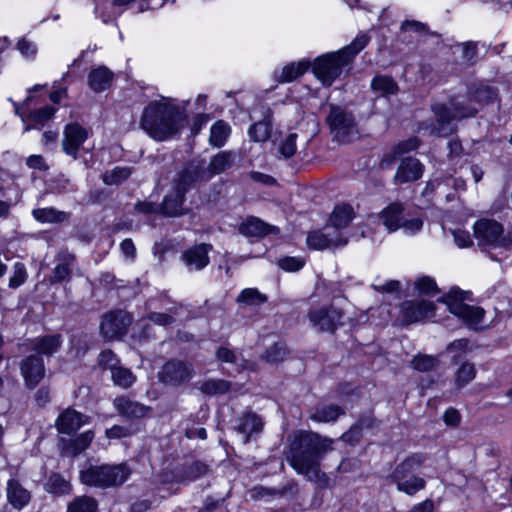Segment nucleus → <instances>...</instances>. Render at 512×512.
<instances>
[{
	"mask_svg": "<svg viewBox=\"0 0 512 512\" xmlns=\"http://www.w3.org/2000/svg\"><path fill=\"white\" fill-rule=\"evenodd\" d=\"M332 449V440L313 432L300 431L293 436L287 462L308 481L320 488L330 487V478L320 469L323 456Z\"/></svg>",
	"mask_w": 512,
	"mask_h": 512,
	"instance_id": "f257e3e1",
	"label": "nucleus"
},
{
	"mask_svg": "<svg viewBox=\"0 0 512 512\" xmlns=\"http://www.w3.org/2000/svg\"><path fill=\"white\" fill-rule=\"evenodd\" d=\"M185 114L172 103L162 98L145 107L140 125L152 138L163 141L177 134L184 126Z\"/></svg>",
	"mask_w": 512,
	"mask_h": 512,
	"instance_id": "f03ea898",
	"label": "nucleus"
},
{
	"mask_svg": "<svg viewBox=\"0 0 512 512\" xmlns=\"http://www.w3.org/2000/svg\"><path fill=\"white\" fill-rule=\"evenodd\" d=\"M369 39L366 34H361L340 51L319 57L313 65L314 75L323 85L330 86L341 75L343 68L368 44Z\"/></svg>",
	"mask_w": 512,
	"mask_h": 512,
	"instance_id": "7ed1b4c3",
	"label": "nucleus"
},
{
	"mask_svg": "<svg viewBox=\"0 0 512 512\" xmlns=\"http://www.w3.org/2000/svg\"><path fill=\"white\" fill-rule=\"evenodd\" d=\"M432 110L436 121L431 125L430 133L436 136H448L455 131L453 121L473 117L478 113L479 108L473 104L470 97L468 99L455 97L447 104L433 105Z\"/></svg>",
	"mask_w": 512,
	"mask_h": 512,
	"instance_id": "20e7f679",
	"label": "nucleus"
},
{
	"mask_svg": "<svg viewBox=\"0 0 512 512\" xmlns=\"http://www.w3.org/2000/svg\"><path fill=\"white\" fill-rule=\"evenodd\" d=\"M131 473L126 463L89 465L80 471V481L90 487L106 489L121 486Z\"/></svg>",
	"mask_w": 512,
	"mask_h": 512,
	"instance_id": "39448f33",
	"label": "nucleus"
},
{
	"mask_svg": "<svg viewBox=\"0 0 512 512\" xmlns=\"http://www.w3.org/2000/svg\"><path fill=\"white\" fill-rule=\"evenodd\" d=\"M201 178L198 167L192 166L179 172L173 180L172 191L164 198L162 211L167 216H179L184 213L186 192Z\"/></svg>",
	"mask_w": 512,
	"mask_h": 512,
	"instance_id": "423d86ee",
	"label": "nucleus"
},
{
	"mask_svg": "<svg viewBox=\"0 0 512 512\" xmlns=\"http://www.w3.org/2000/svg\"><path fill=\"white\" fill-rule=\"evenodd\" d=\"M473 229L480 246L505 248L512 244V229L504 232L503 226L495 220L480 219Z\"/></svg>",
	"mask_w": 512,
	"mask_h": 512,
	"instance_id": "0eeeda50",
	"label": "nucleus"
},
{
	"mask_svg": "<svg viewBox=\"0 0 512 512\" xmlns=\"http://www.w3.org/2000/svg\"><path fill=\"white\" fill-rule=\"evenodd\" d=\"M466 296L467 292L459 288H452L447 295L443 297V302L446 303L452 314L462 319L467 325L476 327L482 322L485 311L480 307L464 303Z\"/></svg>",
	"mask_w": 512,
	"mask_h": 512,
	"instance_id": "6e6552de",
	"label": "nucleus"
},
{
	"mask_svg": "<svg viewBox=\"0 0 512 512\" xmlns=\"http://www.w3.org/2000/svg\"><path fill=\"white\" fill-rule=\"evenodd\" d=\"M333 139L345 144L358 137V129L353 115L345 109L332 105L327 116Z\"/></svg>",
	"mask_w": 512,
	"mask_h": 512,
	"instance_id": "1a4fd4ad",
	"label": "nucleus"
},
{
	"mask_svg": "<svg viewBox=\"0 0 512 512\" xmlns=\"http://www.w3.org/2000/svg\"><path fill=\"white\" fill-rule=\"evenodd\" d=\"M193 365L186 361L169 360L158 373L159 381L167 386L179 387L192 379Z\"/></svg>",
	"mask_w": 512,
	"mask_h": 512,
	"instance_id": "9d476101",
	"label": "nucleus"
},
{
	"mask_svg": "<svg viewBox=\"0 0 512 512\" xmlns=\"http://www.w3.org/2000/svg\"><path fill=\"white\" fill-rule=\"evenodd\" d=\"M435 314V305L427 300H407L400 305L399 321L409 325L426 319Z\"/></svg>",
	"mask_w": 512,
	"mask_h": 512,
	"instance_id": "9b49d317",
	"label": "nucleus"
},
{
	"mask_svg": "<svg viewBox=\"0 0 512 512\" xmlns=\"http://www.w3.org/2000/svg\"><path fill=\"white\" fill-rule=\"evenodd\" d=\"M342 317V311L332 305L313 308L308 314V318L315 328L327 332H334L342 324Z\"/></svg>",
	"mask_w": 512,
	"mask_h": 512,
	"instance_id": "f8f14e48",
	"label": "nucleus"
},
{
	"mask_svg": "<svg viewBox=\"0 0 512 512\" xmlns=\"http://www.w3.org/2000/svg\"><path fill=\"white\" fill-rule=\"evenodd\" d=\"M130 323L129 315L123 311L107 313L100 324L101 335L107 340L117 339L126 333Z\"/></svg>",
	"mask_w": 512,
	"mask_h": 512,
	"instance_id": "ddd939ff",
	"label": "nucleus"
},
{
	"mask_svg": "<svg viewBox=\"0 0 512 512\" xmlns=\"http://www.w3.org/2000/svg\"><path fill=\"white\" fill-rule=\"evenodd\" d=\"M88 138V131L78 123H70L65 126L63 131L62 148L63 151L77 159L78 152L82 144Z\"/></svg>",
	"mask_w": 512,
	"mask_h": 512,
	"instance_id": "4468645a",
	"label": "nucleus"
},
{
	"mask_svg": "<svg viewBox=\"0 0 512 512\" xmlns=\"http://www.w3.org/2000/svg\"><path fill=\"white\" fill-rule=\"evenodd\" d=\"M21 375L25 385L33 389L45 376L43 359L39 355H30L24 358L20 364Z\"/></svg>",
	"mask_w": 512,
	"mask_h": 512,
	"instance_id": "2eb2a0df",
	"label": "nucleus"
},
{
	"mask_svg": "<svg viewBox=\"0 0 512 512\" xmlns=\"http://www.w3.org/2000/svg\"><path fill=\"white\" fill-rule=\"evenodd\" d=\"M76 266V256L69 251H60L55 257V267L49 276L51 284L69 281Z\"/></svg>",
	"mask_w": 512,
	"mask_h": 512,
	"instance_id": "dca6fc26",
	"label": "nucleus"
},
{
	"mask_svg": "<svg viewBox=\"0 0 512 512\" xmlns=\"http://www.w3.org/2000/svg\"><path fill=\"white\" fill-rule=\"evenodd\" d=\"M5 490L7 502L18 511L28 506L32 499L31 491L16 478L8 479Z\"/></svg>",
	"mask_w": 512,
	"mask_h": 512,
	"instance_id": "f3484780",
	"label": "nucleus"
},
{
	"mask_svg": "<svg viewBox=\"0 0 512 512\" xmlns=\"http://www.w3.org/2000/svg\"><path fill=\"white\" fill-rule=\"evenodd\" d=\"M88 421V416L72 408H67L58 416L55 425L60 433L71 434L87 424Z\"/></svg>",
	"mask_w": 512,
	"mask_h": 512,
	"instance_id": "a211bd4d",
	"label": "nucleus"
},
{
	"mask_svg": "<svg viewBox=\"0 0 512 512\" xmlns=\"http://www.w3.org/2000/svg\"><path fill=\"white\" fill-rule=\"evenodd\" d=\"M423 171L424 167L418 159L407 157L401 161L394 176V181L396 184L416 181L422 177Z\"/></svg>",
	"mask_w": 512,
	"mask_h": 512,
	"instance_id": "6ab92c4d",
	"label": "nucleus"
},
{
	"mask_svg": "<svg viewBox=\"0 0 512 512\" xmlns=\"http://www.w3.org/2000/svg\"><path fill=\"white\" fill-rule=\"evenodd\" d=\"M307 244L312 249L324 250L344 246L347 244V239L336 231L333 234L314 231L307 236Z\"/></svg>",
	"mask_w": 512,
	"mask_h": 512,
	"instance_id": "aec40b11",
	"label": "nucleus"
},
{
	"mask_svg": "<svg viewBox=\"0 0 512 512\" xmlns=\"http://www.w3.org/2000/svg\"><path fill=\"white\" fill-rule=\"evenodd\" d=\"M212 248V245L205 243L195 245L183 253V260L191 269L202 270L209 264L208 253Z\"/></svg>",
	"mask_w": 512,
	"mask_h": 512,
	"instance_id": "412c9836",
	"label": "nucleus"
},
{
	"mask_svg": "<svg viewBox=\"0 0 512 512\" xmlns=\"http://www.w3.org/2000/svg\"><path fill=\"white\" fill-rule=\"evenodd\" d=\"M277 231L276 227L254 216L247 217L239 226L240 234L246 237H264Z\"/></svg>",
	"mask_w": 512,
	"mask_h": 512,
	"instance_id": "4be33fe9",
	"label": "nucleus"
},
{
	"mask_svg": "<svg viewBox=\"0 0 512 512\" xmlns=\"http://www.w3.org/2000/svg\"><path fill=\"white\" fill-rule=\"evenodd\" d=\"M114 406L119 414L127 418H142L147 416L151 408L127 397H117Z\"/></svg>",
	"mask_w": 512,
	"mask_h": 512,
	"instance_id": "5701e85b",
	"label": "nucleus"
},
{
	"mask_svg": "<svg viewBox=\"0 0 512 512\" xmlns=\"http://www.w3.org/2000/svg\"><path fill=\"white\" fill-rule=\"evenodd\" d=\"M235 428L238 433L243 435V444H247L253 433L261 432L263 422L256 413L246 412L238 419V424Z\"/></svg>",
	"mask_w": 512,
	"mask_h": 512,
	"instance_id": "b1692460",
	"label": "nucleus"
},
{
	"mask_svg": "<svg viewBox=\"0 0 512 512\" xmlns=\"http://www.w3.org/2000/svg\"><path fill=\"white\" fill-rule=\"evenodd\" d=\"M112 80L113 73L104 66H99L91 70V72L88 75L89 87L97 93L109 88Z\"/></svg>",
	"mask_w": 512,
	"mask_h": 512,
	"instance_id": "393cba45",
	"label": "nucleus"
},
{
	"mask_svg": "<svg viewBox=\"0 0 512 512\" xmlns=\"http://www.w3.org/2000/svg\"><path fill=\"white\" fill-rule=\"evenodd\" d=\"M61 344V335H46L35 338L32 342V349L38 354L51 356L59 350Z\"/></svg>",
	"mask_w": 512,
	"mask_h": 512,
	"instance_id": "a878e982",
	"label": "nucleus"
},
{
	"mask_svg": "<svg viewBox=\"0 0 512 512\" xmlns=\"http://www.w3.org/2000/svg\"><path fill=\"white\" fill-rule=\"evenodd\" d=\"M383 225L389 232H394L401 228L403 220V207L400 204L393 203L386 207L380 214Z\"/></svg>",
	"mask_w": 512,
	"mask_h": 512,
	"instance_id": "bb28decb",
	"label": "nucleus"
},
{
	"mask_svg": "<svg viewBox=\"0 0 512 512\" xmlns=\"http://www.w3.org/2000/svg\"><path fill=\"white\" fill-rule=\"evenodd\" d=\"M424 456L414 454L399 463L391 475V479L397 480L414 475V472L423 464Z\"/></svg>",
	"mask_w": 512,
	"mask_h": 512,
	"instance_id": "cd10ccee",
	"label": "nucleus"
},
{
	"mask_svg": "<svg viewBox=\"0 0 512 512\" xmlns=\"http://www.w3.org/2000/svg\"><path fill=\"white\" fill-rule=\"evenodd\" d=\"M94 439V432L88 430L75 439L68 440L63 445V453L67 456H77L86 450Z\"/></svg>",
	"mask_w": 512,
	"mask_h": 512,
	"instance_id": "c85d7f7f",
	"label": "nucleus"
},
{
	"mask_svg": "<svg viewBox=\"0 0 512 512\" xmlns=\"http://www.w3.org/2000/svg\"><path fill=\"white\" fill-rule=\"evenodd\" d=\"M309 66L310 64L307 61L293 62L284 66L280 72H275L274 75L279 82H291L303 75L308 70Z\"/></svg>",
	"mask_w": 512,
	"mask_h": 512,
	"instance_id": "c756f323",
	"label": "nucleus"
},
{
	"mask_svg": "<svg viewBox=\"0 0 512 512\" xmlns=\"http://www.w3.org/2000/svg\"><path fill=\"white\" fill-rule=\"evenodd\" d=\"M33 217L41 223H60L69 218V214L52 207L38 208L32 211Z\"/></svg>",
	"mask_w": 512,
	"mask_h": 512,
	"instance_id": "7c9ffc66",
	"label": "nucleus"
},
{
	"mask_svg": "<svg viewBox=\"0 0 512 512\" xmlns=\"http://www.w3.org/2000/svg\"><path fill=\"white\" fill-rule=\"evenodd\" d=\"M397 489L409 496L415 495L418 491L423 490L426 486V481L416 476L415 474L407 478H400L393 480Z\"/></svg>",
	"mask_w": 512,
	"mask_h": 512,
	"instance_id": "2f4dec72",
	"label": "nucleus"
},
{
	"mask_svg": "<svg viewBox=\"0 0 512 512\" xmlns=\"http://www.w3.org/2000/svg\"><path fill=\"white\" fill-rule=\"evenodd\" d=\"M354 217L353 207L349 204H339L335 206L330 221L336 228L346 227Z\"/></svg>",
	"mask_w": 512,
	"mask_h": 512,
	"instance_id": "473e14b6",
	"label": "nucleus"
},
{
	"mask_svg": "<svg viewBox=\"0 0 512 512\" xmlns=\"http://www.w3.org/2000/svg\"><path fill=\"white\" fill-rule=\"evenodd\" d=\"M372 90L379 96L395 94L398 90L397 83L389 76H375L371 82Z\"/></svg>",
	"mask_w": 512,
	"mask_h": 512,
	"instance_id": "72a5a7b5",
	"label": "nucleus"
},
{
	"mask_svg": "<svg viewBox=\"0 0 512 512\" xmlns=\"http://www.w3.org/2000/svg\"><path fill=\"white\" fill-rule=\"evenodd\" d=\"M267 299V296L257 288H245L237 296L236 302L245 306H260Z\"/></svg>",
	"mask_w": 512,
	"mask_h": 512,
	"instance_id": "f704fd0d",
	"label": "nucleus"
},
{
	"mask_svg": "<svg viewBox=\"0 0 512 512\" xmlns=\"http://www.w3.org/2000/svg\"><path fill=\"white\" fill-rule=\"evenodd\" d=\"M344 413L343 409L338 405H325L315 409L310 418L317 422L335 421Z\"/></svg>",
	"mask_w": 512,
	"mask_h": 512,
	"instance_id": "c9c22d12",
	"label": "nucleus"
},
{
	"mask_svg": "<svg viewBox=\"0 0 512 512\" xmlns=\"http://www.w3.org/2000/svg\"><path fill=\"white\" fill-rule=\"evenodd\" d=\"M97 510V500L87 495L74 498L67 507V512H97Z\"/></svg>",
	"mask_w": 512,
	"mask_h": 512,
	"instance_id": "e433bc0d",
	"label": "nucleus"
},
{
	"mask_svg": "<svg viewBox=\"0 0 512 512\" xmlns=\"http://www.w3.org/2000/svg\"><path fill=\"white\" fill-rule=\"evenodd\" d=\"M233 162V154L231 152L222 151L216 154L209 163V171L212 174H220L231 167Z\"/></svg>",
	"mask_w": 512,
	"mask_h": 512,
	"instance_id": "4c0bfd02",
	"label": "nucleus"
},
{
	"mask_svg": "<svg viewBox=\"0 0 512 512\" xmlns=\"http://www.w3.org/2000/svg\"><path fill=\"white\" fill-rule=\"evenodd\" d=\"M230 127L224 121H217L210 130V143L215 147H222L229 135Z\"/></svg>",
	"mask_w": 512,
	"mask_h": 512,
	"instance_id": "58836bf2",
	"label": "nucleus"
},
{
	"mask_svg": "<svg viewBox=\"0 0 512 512\" xmlns=\"http://www.w3.org/2000/svg\"><path fill=\"white\" fill-rule=\"evenodd\" d=\"M476 375L475 367L472 363L464 362L455 373V385L458 389L463 388L470 383Z\"/></svg>",
	"mask_w": 512,
	"mask_h": 512,
	"instance_id": "ea45409f",
	"label": "nucleus"
},
{
	"mask_svg": "<svg viewBox=\"0 0 512 512\" xmlns=\"http://www.w3.org/2000/svg\"><path fill=\"white\" fill-rule=\"evenodd\" d=\"M129 167H115L112 170L106 171L102 175V180L106 185H118L127 180L131 175Z\"/></svg>",
	"mask_w": 512,
	"mask_h": 512,
	"instance_id": "a19ab883",
	"label": "nucleus"
},
{
	"mask_svg": "<svg viewBox=\"0 0 512 512\" xmlns=\"http://www.w3.org/2000/svg\"><path fill=\"white\" fill-rule=\"evenodd\" d=\"M111 377L115 385L123 388L130 387L136 380L134 374L128 368L117 366L111 371Z\"/></svg>",
	"mask_w": 512,
	"mask_h": 512,
	"instance_id": "79ce46f5",
	"label": "nucleus"
},
{
	"mask_svg": "<svg viewBox=\"0 0 512 512\" xmlns=\"http://www.w3.org/2000/svg\"><path fill=\"white\" fill-rule=\"evenodd\" d=\"M209 468L208 465L200 461H194L187 465L180 477L181 481H194L201 476L207 474Z\"/></svg>",
	"mask_w": 512,
	"mask_h": 512,
	"instance_id": "37998d69",
	"label": "nucleus"
},
{
	"mask_svg": "<svg viewBox=\"0 0 512 512\" xmlns=\"http://www.w3.org/2000/svg\"><path fill=\"white\" fill-rule=\"evenodd\" d=\"M287 355V350L284 345L276 343L269 347L261 356V358L270 364H276L282 361Z\"/></svg>",
	"mask_w": 512,
	"mask_h": 512,
	"instance_id": "c03bdc74",
	"label": "nucleus"
},
{
	"mask_svg": "<svg viewBox=\"0 0 512 512\" xmlns=\"http://www.w3.org/2000/svg\"><path fill=\"white\" fill-rule=\"evenodd\" d=\"M411 365L415 370L428 372L434 370L438 366V360L430 355H420L413 358Z\"/></svg>",
	"mask_w": 512,
	"mask_h": 512,
	"instance_id": "a18cd8bd",
	"label": "nucleus"
},
{
	"mask_svg": "<svg viewBox=\"0 0 512 512\" xmlns=\"http://www.w3.org/2000/svg\"><path fill=\"white\" fill-rule=\"evenodd\" d=\"M270 132V125L266 121H259L249 129L250 137L256 142L266 141L270 137Z\"/></svg>",
	"mask_w": 512,
	"mask_h": 512,
	"instance_id": "49530a36",
	"label": "nucleus"
},
{
	"mask_svg": "<svg viewBox=\"0 0 512 512\" xmlns=\"http://www.w3.org/2000/svg\"><path fill=\"white\" fill-rule=\"evenodd\" d=\"M230 388L225 380H208L201 385V391L208 395L224 394Z\"/></svg>",
	"mask_w": 512,
	"mask_h": 512,
	"instance_id": "de8ad7c7",
	"label": "nucleus"
},
{
	"mask_svg": "<svg viewBox=\"0 0 512 512\" xmlns=\"http://www.w3.org/2000/svg\"><path fill=\"white\" fill-rule=\"evenodd\" d=\"M55 113V109L50 106H44L30 113L29 120L35 125H44Z\"/></svg>",
	"mask_w": 512,
	"mask_h": 512,
	"instance_id": "09e8293b",
	"label": "nucleus"
},
{
	"mask_svg": "<svg viewBox=\"0 0 512 512\" xmlns=\"http://www.w3.org/2000/svg\"><path fill=\"white\" fill-rule=\"evenodd\" d=\"M298 135L296 133H290L287 137H285L280 145H279V153L282 157L288 159L292 157L296 150V139Z\"/></svg>",
	"mask_w": 512,
	"mask_h": 512,
	"instance_id": "8fccbe9b",
	"label": "nucleus"
},
{
	"mask_svg": "<svg viewBox=\"0 0 512 512\" xmlns=\"http://www.w3.org/2000/svg\"><path fill=\"white\" fill-rule=\"evenodd\" d=\"M27 278L26 267L21 262H16L13 266V274L9 278V287L16 289L21 286Z\"/></svg>",
	"mask_w": 512,
	"mask_h": 512,
	"instance_id": "3c124183",
	"label": "nucleus"
},
{
	"mask_svg": "<svg viewBox=\"0 0 512 512\" xmlns=\"http://www.w3.org/2000/svg\"><path fill=\"white\" fill-rule=\"evenodd\" d=\"M415 287L420 293L432 296L435 295L438 290L434 279L428 276L419 278L415 283Z\"/></svg>",
	"mask_w": 512,
	"mask_h": 512,
	"instance_id": "603ef678",
	"label": "nucleus"
},
{
	"mask_svg": "<svg viewBox=\"0 0 512 512\" xmlns=\"http://www.w3.org/2000/svg\"><path fill=\"white\" fill-rule=\"evenodd\" d=\"M495 96V92L490 87H481L470 96V99H472L474 105L477 104L479 106L482 103L492 101Z\"/></svg>",
	"mask_w": 512,
	"mask_h": 512,
	"instance_id": "864d4df0",
	"label": "nucleus"
},
{
	"mask_svg": "<svg viewBox=\"0 0 512 512\" xmlns=\"http://www.w3.org/2000/svg\"><path fill=\"white\" fill-rule=\"evenodd\" d=\"M278 265L283 270L296 272L304 266V260L297 257H285L278 260Z\"/></svg>",
	"mask_w": 512,
	"mask_h": 512,
	"instance_id": "5fc2aeb1",
	"label": "nucleus"
},
{
	"mask_svg": "<svg viewBox=\"0 0 512 512\" xmlns=\"http://www.w3.org/2000/svg\"><path fill=\"white\" fill-rule=\"evenodd\" d=\"M118 359L111 350H105L99 355V365L111 371L118 365Z\"/></svg>",
	"mask_w": 512,
	"mask_h": 512,
	"instance_id": "6e6d98bb",
	"label": "nucleus"
},
{
	"mask_svg": "<svg viewBox=\"0 0 512 512\" xmlns=\"http://www.w3.org/2000/svg\"><path fill=\"white\" fill-rule=\"evenodd\" d=\"M133 433L134 431L131 428L120 425H114L106 430V436L109 439L125 438L131 436Z\"/></svg>",
	"mask_w": 512,
	"mask_h": 512,
	"instance_id": "4d7b16f0",
	"label": "nucleus"
},
{
	"mask_svg": "<svg viewBox=\"0 0 512 512\" xmlns=\"http://www.w3.org/2000/svg\"><path fill=\"white\" fill-rule=\"evenodd\" d=\"M400 29L402 31H413L419 34H425L429 32V28L426 24L416 20H405L402 22Z\"/></svg>",
	"mask_w": 512,
	"mask_h": 512,
	"instance_id": "13d9d810",
	"label": "nucleus"
},
{
	"mask_svg": "<svg viewBox=\"0 0 512 512\" xmlns=\"http://www.w3.org/2000/svg\"><path fill=\"white\" fill-rule=\"evenodd\" d=\"M452 235L454 242L459 248H467L473 244L472 238L468 231L465 230H453Z\"/></svg>",
	"mask_w": 512,
	"mask_h": 512,
	"instance_id": "bf43d9fd",
	"label": "nucleus"
},
{
	"mask_svg": "<svg viewBox=\"0 0 512 512\" xmlns=\"http://www.w3.org/2000/svg\"><path fill=\"white\" fill-rule=\"evenodd\" d=\"M17 48L20 51V53L25 57H33L37 52L36 45L27 40L26 38H23L18 41Z\"/></svg>",
	"mask_w": 512,
	"mask_h": 512,
	"instance_id": "052dcab7",
	"label": "nucleus"
},
{
	"mask_svg": "<svg viewBox=\"0 0 512 512\" xmlns=\"http://www.w3.org/2000/svg\"><path fill=\"white\" fill-rule=\"evenodd\" d=\"M419 145V141L417 138H410L407 141L400 142L397 144L393 150L395 155H401L403 153L412 151L416 149Z\"/></svg>",
	"mask_w": 512,
	"mask_h": 512,
	"instance_id": "680f3d73",
	"label": "nucleus"
},
{
	"mask_svg": "<svg viewBox=\"0 0 512 512\" xmlns=\"http://www.w3.org/2000/svg\"><path fill=\"white\" fill-rule=\"evenodd\" d=\"M372 288L380 293H393L400 289V282L397 280H389L383 284H372Z\"/></svg>",
	"mask_w": 512,
	"mask_h": 512,
	"instance_id": "e2e57ef3",
	"label": "nucleus"
},
{
	"mask_svg": "<svg viewBox=\"0 0 512 512\" xmlns=\"http://www.w3.org/2000/svg\"><path fill=\"white\" fill-rule=\"evenodd\" d=\"M148 319L161 326H168L174 322V317L167 313L152 312L148 315Z\"/></svg>",
	"mask_w": 512,
	"mask_h": 512,
	"instance_id": "0e129e2a",
	"label": "nucleus"
},
{
	"mask_svg": "<svg viewBox=\"0 0 512 512\" xmlns=\"http://www.w3.org/2000/svg\"><path fill=\"white\" fill-rule=\"evenodd\" d=\"M423 222L420 218H411L402 220L401 228L407 233H416L422 228Z\"/></svg>",
	"mask_w": 512,
	"mask_h": 512,
	"instance_id": "69168bd1",
	"label": "nucleus"
},
{
	"mask_svg": "<svg viewBox=\"0 0 512 512\" xmlns=\"http://www.w3.org/2000/svg\"><path fill=\"white\" fill-rule=\"evenodd\" d=\"M462 50V58L470 62L472 61L477 53V46L474 42H465L459 45Z\"/></svg>",
	"mask_w": 512,
	"mask_h": 512,
	"instance_id": "338daca9",
	"label": "nucleus"
},
{
	"mask_svg": "<svg viewBox=\"0 0 512 512\" xmlns=\"http://www.w3.org/2000/svg\"><path fill=\"white\" fill-rule=\"evenodd\" d=\"M216 357L219 361L226 363H235L237 360L235 352L227 347L218 348Z\"/></svg>",
	"mask_w": 512,
	"mask_h": 512,
	"instance_id": "774afa93",
	"label": "nucleus"
}]
</instances>
